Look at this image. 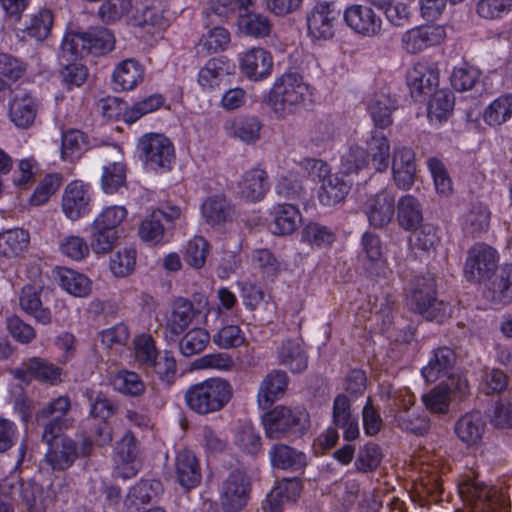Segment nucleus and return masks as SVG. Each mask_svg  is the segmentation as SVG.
Wrapping results in <instances>:
<instances>
[{"label": "nucleus", "mask_w": 512, "mask_h": 512, "mask_svg": "<svg viewBox=\"0 0 512 512\" xmlns=\"http://www.w3.org/2000/svg\"><path fill=\"white\" fill-rule=\"evenodd\" d=\"M234 394L231 383L225 378L211 377L187 388L186 406L198 415H208L224 409Z\"/></svg>", "instance_id": "nucleus-1"}, {"label": "nucleus", "mask_w": 512, "mask_h": 512, "mask_svg": "<svg viewBox=\"0 0 512 512\" xmlns=\"http://www.w3.org/2000/svg\"><path fill=\"white\" fill-rule=\"evenodd\" d=\"M405 293L407 306L414 313L439 323L446 318L448 304L438 299L436 280L430 273L413 276Z\"/></svg>", "instance_id": "nucleus-2"}, {"label": "nucleus", "mask_w": 512, "mask_h": 512, "mask_svg": "<svg viewBox=\"0 0 512 512\" xmlns=\"http://www.w3.org/2000/svg\"><path fill=\"white\" fill-rule=\"evenodd\" d=\"M116 38L106 27H90L86 31H69L65 33L61 43V53L67 60L91 55L105 56L114 50Z\"/></svg>", "instance_id": "nucleus-3"}, {"label": "nucleus", "mask_w": 512, "mask_h": 512, "mask_svg": "<svg viewBox=\"0 0 512 512\" xmlns=\"http://www.w3.org/2000/svg\"><path fill=\"white\" fill-rule=\"evenodd\" d=\"M265 436L271 440H295L309 429L310 416L305 408L277 405L262 416Z\"/></svg>", "instance_id": "nucleus-4"}, {"label": "nucleus", "mask_w": 512, "mask_h": 512, "mask_svg": "<svg viewBox=\"0 0 512 512\" xmlns=\"http://www.w3.org/2000/svg\"><path fill=\"white\" fill-rule=\"evenodd\" d=\"M309 94V87L296 72H285L276 78L264 102L275 115L284 118L294 113Z\"/></svg>", "instance_id": "nucleus-5"}, {"label": "nucleus", "mask_w": 512, "mask_h": 512, "mask_svg": "<svg viewBox=\"0 0 512 512\" xmlns=\"http://www.w3.org/2000/svg\"><path fill=\"white\" fill-rule=\"evenodd\" d=\"M128 211L124 206H108L95 218L91 225V249L96 254L109 252L119 238V226L126 219Z\"/></svg>", "instance_id": "nucleus-6"}, {"label": "nucleus", "mask_w": 512, "mask_h": 512, "mask_svg": "<svg viewBox=\"0 0 512 512\" xmlns=\"http://www.w3.org/2000/svg\"><path fill=\"white\" fill-rule=\"evenodd\" d=\"M137 148L146 168L153 171L171 169L175 159V148L165 135L146 133L139 138Z\"/></svg>", "instance_id": "nucleus-7"}, {"label": "nucleus", "mask_w": 512, "mask_h": 512, "mask_svg": "<svg viewBox=\"0 0 512 512\" xmlns=\"http://www.w3.org/2000/svg\"><path fill=\"white\" fill-rule=\"evenodd\" d=\"M93 452L91 436H85L80 443L70 436L62 437L59 441L48 446L45 460L55 471L69 469L79 457H89Z\"/></svg>", "instance_id": "nucleus-8"}, {"label": "nucleus", "mask_w": 512, "mask_h": 512, "mask_svg": "<svg viewBox=\"0 0 512 512\" xmlns=\"http://www.w3.org/2000/svg\"><path fill=\"white\" fill-rule=\"evenodd\" d=\"M251 480L242 469H234L219 486V502L224 512H239L247 504L251 494Z\"/></svg>", "instance_id": "nucleus-9"}, {"label": "nucleus", "mask_w": 512, "mask_h": 512, "mask_svg": "<svg viewBox=\"0 0 512 512\" xmlns=\"http://www.w3.org/2000/svg\"><path fill=\"white\" fill-rule=\"evenodd\" d=\"M499 253L490 245L480 242L470 247L464 266V275L471 283L491 280L498 269Z\"/></svg>", "instance_id": "nucleus-10"}, {"label": "nucleus", "mask_w": 512, "mask_h": 512, "mask_svg": "<svg viewBox=\"0 0 512 512\" xmlns=\"http://www.w3.org/2000/svg\"><path fill=\"white\" fill-rule=\"evenodd\" d=\"M340 15L341 10L334 2L318 1L307 14L308 35L313 41L333 38Z\"/></svg>", "instance_id": "nucleus-11"}, {"label": "nucleus", "mask_w": 512, "mask_h": 512, "mask_svg": "<svg viewBox=\"0 0 512 512\" xmlns=\"http://www.w3.org/2000/svg\"><path fill=\"white\" fill-rule=\"evenodd\" d=\"M39 106L40 101L32 91L17 88L8 103L9 119L17 128L28 129L35 122Z\"/></svg>", "instance_id": "nucleus-12"}, {"label": "nucleus", "mask_w": 512, "mask_h": 512, "mask_svg": "<svg viewBox=\"0 0 512 512\" xmlns=\"http://www.w3.org/2000/svg\"><path fill=\"white\" fill-rule=\"evenodd\" d=\"M11 374L14 379L26 384L38 380L55 385L61 381L62 369L44 358L30 357L12 369Z\"/></svg>", "instance_id": "nucleus-13"}, {"label": "nucleus", "mask_w": 512, "mask_h": 512, "mask_svg": "<svg viewBox=\"0 0 512 512\" xmlns=\"http://www.w3.org/2000/svg\"><path fill=\"white\" fill-rule=\"evenodd\" d=\"M62 210L70 220H78L92 210V192L89 184L74 180L64 190Z\"/></svg>", "instance_id": "nucleus-14"}, {"label": "nucleus", "mask_w": 512, "mask_h": 512, "mask_svg": "<svg viewBox=\"0 0 512 512\" xmlns=\"http://www.w3.org/2000/svg\"><path fill=\"white\" fill-rule=\"evenodd\" d=\"M343 19L354 33L363 37L378 36L382 30L381 17L366 5L352 4L346 7Z\"/></svg>", "instance_id": "nucleus-15"}, {"label": "nucleus", "mask_w": 512, "mask_h": 512, "mask_svg": "<svg viewBox=\"0 0 512 512\" xmlns=\"http://www.w3.org/2000/svg\"><path fill=\"white\" fill-rule=\"evenodd\" d=\"M369 224L374 228H384L393 219L395 214V196L383 189L376 194L370 195L363 206Z\"/></svg>", "instance_id": "nucleus-16"}, {"label": "nucleus", "mask_w": 512, "mask_h": 512, "mask_svg": "<svg viewBox=\"0 0 512 512\" xmlns=\"http://www.w3.org/2000/svg\"><path fill=\"white\" fill-rule=\"evenodd\" d=\"M406 79L411 96L418 100L419 97L429 95L438 87L439 70L434 63L419 61L409 69Z\"/></svg>", "instance_id": "nucleus-17"}, {"label": "nucleus", "mask_w": 512, "mask_h": 512, "mask_svg": "<svg viewBox=\"0 0 512 512\" xmlns=\"http://www.w3.org/2000/svg\"><path fill=\"white\" fill-rule=\"evenodd\" d=\"M445 35V29L440 25L417 26L403 33L401 46L407 53L416 54L440 44Z\"/></svg>", "instance_id": "nucleus-18"}, {"label": "nucleus", "mask_w": 512, "mask_h": 512, "mask_svg": "<svg viewBox=\"0 0 512 512\" xmlns=\"http://www.w3.org/2000/svg\"><path fill=\"white\" fill-rule=\"evenodd\" d=\"M361 247L368 261L365 270L371 279L388 278L392 273L383 258L380 237L371 231H366L361 237Z\"/></svg>", "instance_id": "nucleus-19"}, {"label": "nucleus", "mask_w": 512, "mask_h": 512, "mask_svg": "<svg viewBox=\"0 0 512 512\" xmlns=\"http://www.w3.org/2000/svg\"><path fill=\"white\" fill-rule=\"evenodd\" d=\"M174 473L178 484L185 490L198 487L202 481V468L195 453L189 449L176 452Z\"/></svg>", "instance_id": "nucleus-20"}, {"label": "nucleus", "mask_w": 512, "mask_h": 512, "mask_svg": "<svg viewBox=\"0 0 512 512\" xmlns=\"http://www.w3.org/2000/svg\"><path fill=\"white\" fill-rule=\"evenodd\" d=\"M392 176L396 186L401 190H409L415 182V153L409 147H398L392 155Z\"/></svg>", "instance_id": "nucleus-21"}, {"label": "nucleus", "mask_w": 512, "mask_h": 512, "mask_svg": "<svg viewBox=\"0 0 512 512\" xmlns=\"http://www.w3.org/2000/svg\"><path fill=\"white\" fill-rule=\"evenodd\" d=\"M240 69L249 80L262 81L272 73L273 57L263 48H252L242 56Z\"/></svg>", "instance_id": "nucleus-22"}, {"label": "nucleus", "mask_w": 512, "mask_h": 512, "mask_svg": "<svg viewBox=\"0 0 512 512\" xmlns=\"http://www.w3.org/2000/svg\"><path fill=\"white\" fill-rule=\"evenodd\" d=\"M269 216V229L277 236L292 234L302 221V215L298 207L288 203L274 205L269 211Z\"/></svg>", "instance_id": "nucleus-23"}, {"label": "nucleus", "mask_w": 512, "mask_h": 512, "mask_svg": "<svg viewBox=\"0 0 512 512\" xmlns=\"http://www.w3.org/2000/svg\"><path fill=\"white\" fill-rule=\"evenodd\" d=\"M332 423L343 430L346 441H353L360 435L358 417L352 414L351 401L345 394H338L333 400Z\"/></svg>", "instance_id": "nucleus-24"}, {"label": "nucleus", "mask_w": 512, "mask_h": 512, "mask_svg": "<svg viewBox=\"0 0 512 512\" xmlns=\"http://www.w3.org/2000/svg\"><path fill=\"white\" fill-rule=\"evenodd\" d=\"M413 406L392 408L388 416L393 419L394 425L400 430L416 436H423L430 428V421L424 411H417L412 408Z\"/></svg>", "instance_id": "nucleus-25"}, {"label": "nucleus", "mask_w": 512, "mask_h": 512, "mask_svg": "<svg viewBox=\"0 0 512 512\" xmlns=\"http://www.w3.org/2000/svg\"><path fill=\"white\" fill-rule=\"evenodd\" d=\"M268 456L272 467L280 470L303 471L308 464L304 452L283 443L272 445L268 451Z\"/></svg>", "instance_id": "nucleus-26"}, {"label": "nucleus", "mask_w": 512, "mask_h": 512, "mask_svg": "<svg viewBox=\"0 0 512 512\" xmlns=\"http://www.w3.org/2000/svg\"><path fill=\"white\" fill-rule=\"evenodd\" d=\"M145 70L135 58H127L119 62L112 73L113 88L116 91H130L144 80Z\"/></svg>", "instance_id": "nucleus-27"}, {"label": "nucleus", "mask_w": 512, "mask_h": 512, "mask_svg": "<svg viewBox=\"0 0 512 512\" xmlns=\"http://www.w3.org/2000/svg\"><path fill=\"white\" fill-rule=\"evenodd\" d=\"M303 484L297 477L283 478L267 495L264 510L267 512H280L285 502L296 501L300 496Z\"/></svg>", "instance_id": "nucleus-28"}, {"label": "nucleus", "mask_w": 512, "mask_h": 512, "mask_svg": "<svg viewBox=\"0 0 512 512\" xmlns=\"http://www.w3.org/2000/svg\"><path fill=\"white\" fill-rule=\"evenodd\" d=\"M198 314L194 304L187 298L177 297L166 316V329L173 335L182 334Z\"/></svg>", "instance_id": "nucleus-29"}, {"label": "nucleus", "mask_w": 512, "mask_h": 512, "mask_svg": "<svg viewBox=\"0 0 512 512\" xmlns=\"http://www.w3.org/2000/svg\"><path fill=\"white\" fill-rule=\"evenodd\" d=\"M288 385V376L282 370L271 371L261 382L257 402L261 409L270 408L276 400L284 395Z\"/></svg>", "instance_id": "nucleus-30"}, {"label": "nucleus", "mask_w": 512, "mask_h": 512, "mask_svg": "<svg viewBox=\"0 0 512 512\" xmlns=\"http://www.w3.org/2000/svg\"><path fill=\"white\" fill-rule=\"evenodd\" d=\"M352 187V181L342 172L330 175L319 188L318 199L324 206H334L345 200Z\"/></svg>", "instance_id": "nucleus-31"}, {"label": "nucleus", "mask_w": 512, "mask_h": 512, "mask_svg": "<svg viewBox=\"0 0 512 512\" xmlns=\"http://www.w3.org/2000/svg\"><path fill=\"white\" fill-rule=\"evenodd\" d=\"M456 362L455 352L447 347H438L433 350L432 356L421 374L428 382H435L443 376H448Z\"/></svg>", "instance_id": "nucleus-32"}, {"label": "nucleus", "mask_w": 512, "mask_h": 512, "mask_svg": "<svg viewBox=\"0 0 512 512\" xmlns=\"http://www.w3.org/2000/svg\"><path fill=\"white\" fill-rule=\"evenodd\" d=\"M491 212L482 202L472 203L463 214L461 227L465 235L472 238L480 237L489 229Z\"/></svg>", "instance_id": "nucleus-33"}, {"label": "nucleus", "mask_w": 512, "mask_h": 512, "mask_svg": "<svg viewBox=\"0 0 512 512\" xmlns=\"http://www.w3.org/2000/svg\"><path fill=\"white\" fill-rule=\"evenodd\" d=\"M226 133L246 144H254L260 139L262 123L256 116H237L224 124Z\"/></svg>", "instance_id": "nucleus-34"}, {"label": "nucleus", "mask_w": 512, "mask_h": 512, "mask_svg": "<svg viewBox=\"0 0 512 512\" xmlns=\"http://www.w3.org/2000/svg\"><path fill=\"white\" fill-rule=\"evenodd\" d=\"M241 197L249 202L261 201L269 190L268 175L265 170L253 168L244 172L239 183Z\"/></svg>", "instance_id": "nucleus-35"}, {"label": "nucleus", "mask_w": 512, "mask_h": 512, "mask_svg": "<svg viewBox=\"0 0 512 512\" xmlns=\"http://www.w3.org/2000/svg\"><path fill=\"white\" fill-rule=\"evenodd\" d=\"M19 304L21 309L33 317L38 323L48 325L52 321V313L44 307L41 300V291L32 285H25L20 293Z\"/></svg>", "instance_id": "nucleus-36"}, {"label": "nucleus", "mask_w": 512, "mask_h": 512, "mask_svg": "<svg viewBox=\"0 0 512 512\" xmlns=\"http://www.w3.org/2000/svg\"><path fill=\"white\" fill-rule=\"evenodd\" d=\"M486 423L479 411L461 416L455 423L457 437L467 445H475L482 439Z\"/></svg>", "instance_id": "nucleus-37"}, {"label": "nucleus", "mask_w": 512, "mask_h": 512, "mask_svg": "<svg viewBox=\"0 0 512 512\" xmlns=\"http://www.w3.org/2000/svg\"><path fill=\"white\" fill-rule=\"evenodd\" d=\"M365 152L376 172H384L389 166L390 142L388 138L378 130H372L366 140Z\"/></svg>", "instance_id": "nucleus-38"}, {"label": "nucleus", "mask_w": 512, "mask_h": 512, "mask_svg": "<svg viewBox=\"0 0 512 512\" xmlns=\"http://www.w3.org/2000/svg\"><path fill=\"white\" fill-rule=\"evenodd\" d=\"M237 26L242 34L255 39L269 37L273 29V24L269 17L255 11L239 14Z\"/></svg>", "instance_id": "nucleus-39"}, {"label": "nucleus", "mask_w": 512, "mask_h": 512, "mask_svg": "<svg viewBox=\"0 0 512 512\" xmlns=\"http://www.w3.org/2000/svg\"><path fill=\"white\" fill-rule=\"evenodd\" d=\"M279 363L292 373H302L308 367V356L299 341L287 339L278 348Z\"/></svg>", "instance_id": "nucleus-40"}, {"label": "nucleus", "mask_w": 512, "mask_h": 512, "mask_svg": "<svg viewBox=\"0 0 512 512\" xmlns=\"http://www.w3.org/2000/svg\"><path fill=\"white\" fill-rule=\"evenodd\" d=\"M201 212L210 225H219L232 219L234 208L223 195L207 197L201 205Z\"/></svg>", "instance_id": "nucleus-41"}, {"label": "nucleus", "mask_w": 512, "mask_h": 512, "mask_svg": "<svg viewBox=\"0 0 512 512\" xmlns=\"http://www.w3.org/2000/svg\"><path fill=\"white\" fill-rule=\"evenodd\" d=\"M226 59L224 57H213L199 70L197 82L205 92H212L218 89L227 74Z\"/></svg>", "instance_id": "nucleus-42"}, {"label": "nucleus", "mask_w": 512, "mask_h": 512, "mask_svg": "<svg viewBox=\"0 0 512 512\" xmlns=\"http://www.w3.org/2000/svg\"><path fill=\"white\" fill-rule=\"evenodd\" d=\"M91 148L89 137L79 129H68L62 132L61 154L64 160L79 159Z\"/></svg>", "instance_id": "nucleus-43"}, {"label": "nucleus", "mask_w": 512, "mask_h": 512, "mask_svg": "<svg viewBox=\"0 0 512 512\" xmlns=\"http://www.w3.org/2000/svg\"><path fill=\"white\" fill-rule=\"evenodd\" d=\"M396 108V100L389 96L378 95L371 99L367 110L374 123L375 130H384L392 125V113Z\"/></svg>", "instance_id": "nucleus-44"}, {"label": "nucleus", "mask_w": 512, "mask_h": 512, "mask_svg": "<svg viewBox=\"0 0 512 512\" xmlns=\"http://www.w3.org/2000/svg\"><path fill=\"white\" fill-rule=\"evenodd\" d=\"M168 226L164 223V215L160 209L153 210L139 225L138 234L142 241L156 245L163 241Z\"/></svg>", "instance_id": "nucleus-45"}, {"label": "nucleus", "mask_w": 512, "mask_h": 512, "mask_svg": "<svg viewBox=\"0 0 512 512\" xmlns=\"http://www.w3.org/2000/svg\"><path fill=\"white\" fill-rule=\"evenodd\" d=\"M233 0H208L202 10L203 25L224 24L237 14Z\"/></svg>", "instance_id": "nucleus-46"}, {"label": "nucleus", "mask_w": 512, "mask_h": 512, "mask_svg": "<svg viewBox=\"0 0 512 512\" xmlns=\"http://www.w3.org/2000/svg\"><path fill=\"white\" fill-rule=\"evenodd\" d=\"M397 219L400 227L405 230L416 228L423 220L421 205L416 197L410 194L398 200Z\"/></svg>", "instance_id": "nucleus-47"}, {"label": "nucleus", "mask_w": 512, "mask_h": 512, "mask_svg": "<svg viewBox=\"0 0 512 512\" xmlns=\"http://www.w3.org/2000/svg\"><path fill=\"white\" fill-rule=\"evenodd\" d=\"M496 271L488 288L491 298L495 302L509 303L512 301V263L504 264Z\"/></svg>", "instance_id": "nucleus-48"}, {"label": "nucleus", "mask_w": 512, "mask_h": 512, "mask_svg": "<svg viewBox=\"0 0 512 512\" xmlns=\"http://www.w3.org/2000/svg\"><path fill=\"white\" fill-rule=\"evenodd\" d=\"M30 235L22 228L8 229L0 233V254L5 257H16L23 253L29 245Z\"/></svg>", "instance_id": "nucleus-49"}, {"label": "nucleus", "mask_w": 512, "mask_h": 512, "mask_svg": "<svg viewBox=\"0 0 512 512\" xmlns=\"http://www.w3.org/2000/svg\"><path fill=\"white\" fill-rule=\"evenodd\" d=\"M53 23V12L50 9L41 8L29 16L24 32L36 41H44L51 34Z\"/></svg>", "instance_id": "nucleus-50"}, {"label": "nucleus", "mask_w": 512, "mask_h": 512, "mask_svg": "<svg viewBox=\"0 0 512 512\" xmlns=\"http://www.w3.org/2000/svg\"><path fill=\"white\" fill-rule=\"evenodd\" d=\"M455 104L454 96L446 90L435 91L428 103L427 116L431 122L441 124L452 113Z\"/></svg>", "instance_id": "nucleus-51"}, {"label": "nucleus", "mask_w": 512, "mask_h": 512, "mask_svg": "<svg viewBox=\"0 0 512 512\" xmlns=\"http://www.w3.org/2000/svg\"><path fill=\"white\" fill-rule=\"evenodd\" d=\"M512 117V93L493 100L484 110L483 119L489 126H500Z\"/></svg>", "instance_id": "nucleus-52"}, {"label": "nucleus", "mask_w": 512, "mask_h": 512, "mask_svg": "<svg viewBox=\"0 0 512 512\" xmlns=\"http://www.w3.org/2000/svg\"><path fill=\"white\" fill-rule=\"evenodd\" d=\"M111 384L115 391L130 397H138L145 392V384L141 376L129 370L117 372Z\"/></svg>", "instance_id": "nucleus-53"}, {"label": "nucleus", "mask_w": 512, "mask_h": 512, "mask_svg": "<svg viewBox=\"0 0 512 512\" xmlns=\"http://www.w3.org/2000/svg\"><path fill=\"white\" fill-rule=\"evenodd\" d=\"M59 284L62 289L76 297H86L91 292V281L82 273L72 269L59 272Z\"/></svg>", "instance_id": "nucleus-54"}, {"label": "nucleus", "mask_w": 512, "mask_h": 512, "mask_svg": "<svg viewBox=\"0 0 512 512\" xmlns=\"http://www.w3.org/2000/svg\"><path fill=\"white\" fill-rule=\"evenodd\" d=\"M222 25L206 27L208 31L202 35L198 43V46L206 53L212 54L223 51L230 43V33Z\"/></svg>", "instance_id": "nucleus-55"}, {"label": "nucleus", "mask_w": 512, "mask_h": 512, "mask_svg": "<svg viewBox=\"0 0 512 512\" xmlns=\"http://www.w3.org/2000/svg\"><path fill=\"white\" fill-rule=\"evenodd\" d=\"M334 240V232L329 227L320 223H308L301 231V242L311 247H327L332 245Z\"/></svg>", "instance_id": "nucleus-56"}, {"label": "nucleus", "mask_w": 512, "mask_h": 512, "mask_svg": "<svg viewBox=\"0 0 512 512\" xmlns=\"http://www.w3.org/2000/svg\"><path fill=\"white\" fill-rule=\"evenodd\" d=\"M164 103L165 98L162 94L154 93L149 95L127 108L123 113V120L128 124H132L142 116L158 110L164 105Z\"/></svg>", "instance_id": "nucleus-57"}, {"label": "nucleus", "mask_w": 512, "mask_h": 512, "mask_svg": "<svg viewBox=\"0 0 512 512\" xmlns=\"http://www.w3.org/2000/svg\"><path fill=\"white\" fill-rule=\"evenodd\" d=\"M210 335L202 328L189 330L179 341L180 353L185 357L201 353L209 344Z\"/></svg>", "instance_id": "nucleus-58"}, {"label": "nucleus", "mask_w": 512, "mask_h": 512, "mask_svg": "<svg viewBox=\"0 0 512 512\" xmlns=\"http://www.w3.org/2000/svg\"><path fill=\"white\" fill-rule=\"evenodd\" d=\"M481 71L474 66L463 63L454 67L450 76V83L458 92L469 91L479 82Z\"/></svg>", "instance_id": "nucleus-59"}, {"label": "nucleus", "mask_w": 512, "mask_h": 512, "mask_svg": "<svg viewBox=\"0 0 512 512\" xmlns=\"http://www.w3.org/2000/svg\"><path fill=\"white\" fill-rule=\"evenodd\" d=\"M451 399L452 388L448 384H440L422 396L426 408L439 414L448 412Z\"/></svg>", "instance_id": "nucleus-60"}, {"label": "nucleus", "mask_w": 512, "mask_h": 512, "mask_svg": "<svg viewBox=\"0 0 512 512\" xmlns=\"http://www.w3.org/2000/svg\"><path fill=\"white\" fill-rule=\"evenodd\" d=\"M234 443L247 455H257L262 449L261 436L252 425L241 426L234 436Z\"/></svg>", "instance_id": "nucleus-61"}, {"label": "nucleus", "mask_w": 512, "mask_h": 512, "mask_svg": "<svg viewBox=\"0 0 512 512\" xmlns=\"http://www.w3.org/2000/svg\"><path fill=\"white\" fill-rule=\"evenodd\" d=\"M126 183V167L121 162H113L103 167L101 186L106 194L116 193Z\"/></svg>", "instance_id": "nucleus-62"}, {"label": "nucleus", "mask_w": 512, "mask_h": 512, "mask_svg": "<svg viewBox=\"0 0 512 512\" xmlns=\"http://www.w3.org/2000/svg\"><path fill=\"white\" fill-rule=\"evenodd\" d=\"M209 243L202 236L189 240L183 251V260L191 267L200 269L206 262L209 253Z\"/></svg>", "instance_id": "nucleus-63"}, {"label": "nucleus", "mask_w": 512, "mask_h": 512, "mask_svg": "<svg viewBox=\"0 0 512 512\" xmlns=\"http://www.w3.org/2000/svg\"><path fill=\"white\" fill-rule=\"evenodd\" d=\"M21 499L27 512H46L43 487L36 482L21 484Z\"/></svg>", "instance_id": "nucleus-64"}]
</instances>
